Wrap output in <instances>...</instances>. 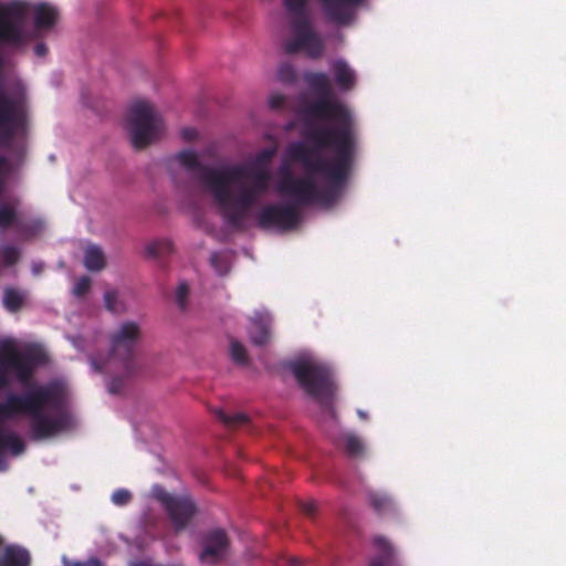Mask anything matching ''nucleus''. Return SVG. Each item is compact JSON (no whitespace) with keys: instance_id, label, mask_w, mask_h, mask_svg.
<instances>
[{"instance_id":"1","label":"nucleus","mask_w":566,"mask_h":566,"mask_svg":"<svg viewBox=\"0 0 566 566\" xmlns=\"http://www.w3.org/2000/svg\"><path fill=\"white\" fill-rule=\"evenodd\" d=\"M306 82L317 95L301 111L306 124L305 137L314 146L301 140L287 146L286 158L301 164L305 175L296 177L290 167L280 168L276 190L292 201L270 203L260 209L256 222L262 229L292 230L300 223V207L335 203L354 163L357 134L353 113L333 95L331 80L325 73H310Z\"/></svg>"},{"instance_id":"2","label":"nucleus","mask_w":566,"mask_h":566,"mask_svg":"<svg viewBox=\"0 0 566 566\" xmlns=\"http://www.w3.org/2000/svg\"><path fill=\"white\" fill-rule=\"evenodd\" d=\"M17 415L31 418L30 434L35 441L51 439L72 426L66 394L57 381L32 386L23 395H9L4 402H0V471L8 468L4 458L7 451L20 455L25 450L23 440L17 433L2 427V420Z\"/></svg>"},{"instance_id":"3","label":"nucleus","mask_w":566,"mask_h":566,"mask_svg":"<svg viewBox=\"0 0 566 566\" xmlns=\"http://www.w3.org/2000/svg\"><path fill=\"white\" fill-rule=\"evenodd\" d=\"M325 19L337 25H349L356 17L361 0H317ZM284 8L291 18L292 39L284 42V51L294 54L304 51L313 59L324 53V42L314 31L307 10V0H283Z\"/></svg>"},{"instance_id":"4","label":"nucleus","mask_w":566,"mask_h":566,"mask_svg":"<svg viewBox=\"0 0 566 566\" xmlns=\"http://www.w3.org/2000/svg\"><path fill=\"white\" fill-rule=\"evenodd\" d=\"M276 153L275 148L260 150L252 161L247 164H234L233 166H247L249 171L239 182L230 184L229 212L227 224L237 230L244 229V221L251 209L264 196L272 179L269 165Z\"/></svg>"},{"instance_id":"5","label":"nucleus","mask_w":566,"mask_h":566,"mask_svg":"<svg viewBox=\"0 0 566 566\" xmlns=\"http://www.w3.org/2000/svg\"><path fill=\"white\" fill-rule=\"evenodd\" d=\"M179 163L188 170L197 172V179L205 189L212 196L219 211L227 222L230 197V184L239 182L242 177L250 172L247 166H226L212 168L199 161L198 155L191 149H185L177 155Z\"/></svg>"},{"instance_id":"6","label":"nucleus","mask_w":566,"mask_h":566,"mask_svg":"<svg viewBox=\"0 0 566 566\" xmlns=\"http://www.w3.org/2000/svg\"><path fill=\"white\" fill-rule=\"evenodd\" d=\"M31 9L34 27L38 30L51 29L59 18L57 10L46 2L32 7L27 1L12 0L0 4V43L13 46L23 43L22 24Z\"/></svg>"},{"instance_id":"7","label":"nucleus","mask_w":566,"mask_h":566,"mask_svg":"<svg viewBox=\"0 0 566 566\" xmlns=\"http://www.w3.org/2000/svg\"><path fill=\"white\" fill-rule=\"evenodd\" d=\"M290 369L301 388L317 401L324 415L335 420L333 402L336 385L331 368L316 360L300 359L291 363Z\"/></svg>"},{"instance_id":"8","label":"nucleus","mask_w":566,"mask_h":566,"mask_svg":"<svg viewBox=\"0 0 566 566\" xmlns=\"http://www.w3.org/2000/svg\"><path fill=\"white\" fill-rule=\"evenodd\" d=\"M140 336V326L136 322H124L111 335L108 357L102 363L93 358L92 365L97 371H111L113 365L118 364L125 375L132 376L136 371L135 355Z\"/></svg>"},{"instance_id":"9","label":"nucleus","mask_w":566,"mask_h":566,"mask_svg":"<svg viewBox=\"0 0 566 566\" xmlns=\"http://www.w3.org/2000/svg\"><path fill=\"white\" fill-rule=\"evenodd\" d=\"M44 361L43 354L36 348L20 350L11 339L0 342V390L9 387L10 375L27 385L34 368Z\"/></svg>"},{"instance_id":"10","label":"nucleus","mask_w":566,"mask_h":566,"mask_svg":"<svg viewBox=\"0 0 566 566\" xmlns=\"http://www.w3.org/2000/svg\"><path fill=\"white\" fill-rule=\"evenodd\" d=\"M127 128L133 147L144 149L160 137L164 122L150 103L137 101L129 107Z\"/></svg>"},{"instance_id":"11","label":"nucleus","mask_w":566,"mask_h":566,"mask_svg":"<svg viewBox=\"0 0 566 566\" xmlns=\"http://www.w3.org/2000/svg\"><path fill=\"white\" fill-rule=\"evenodd\" d=\"M28 112L23 98L7 96L0 91V142L9 145L27 128Z\"/></svg>"},{"instance_id":"12","label":"nucleus","mask_w":566,"mask_h":566,"mask_svg":"<svg viewBox=\"0 0 566 566\" xmlns=\"http://www.w3.org/2000/svg\"><path fill=\"white\" fill-rule=\"evenodd\" d=\"M156 497L167 512L176 533L184 531L197 513L196 503L189 496L160 491Z\"/></svg>"},{"instance_id":"13","label":"nucleus","mask_w":566,"mask_h":566,"mask_svg":"<svg viewBox=\"0 0 566 566\" xmlns=\"http://www.w3.org/2000/svg\"><path fill=\"white\" fill-rule=\"evenodd\" d=\"M230 547V539L222 528H214L207 532L202 538V551L199 554L201 563L217 564L227 558Z\"/></svg>"},{"instance_id":"14","label":"nucleus","mask_w":566,"mask_h":566,"mask_svg":"<svg viewBox=\"0 0 566 566\" xmlns=\"http://www.w3.org/2000/svg\"><path fill=\"white\" fill-rule=\"evenodd\" d=\"M30 564L29 551L18 545L6 546L0 557V566H30Z\"/></svg>"},{"instance_id":"15","label":"nucleus","mask_w":566,"mask_h":566,"mask_svg":"<svg viewBox=\"0 0 566 566\" xmlns=\"http://www.w3.org/2000/svg\"><path fill=\"white\" fill-rule=\"evenodd\" d=\"M374 545L379 551V555L374 557L367 566H397L394 548L385 537H375Z\"/></svg>"},{"instance_id":"16","label":"nucleus","mask_w":566,"mask_h":566,"mask_svg":"<svg viewBox=\"0 0 566 566\" xmlns=\"http://www.w3.org/2000/svg\"><path fill=\"white\" fill-rule=\"evenodd\" d=\"M27 300V291L13 286L3 289L2 305L9 313L20 312L25 306Z\"/></svg>"},{"instance_id":"17","label":"nucleus","mask_w":566,"mask_h":566,"mask_svg":"<svg viewBox=\"0 0 566 566\" xmlns=\"http://www.w3.org/2000/svg\"><path fill=\"white\" fill-rule=\"evenodd\" d=\"M333 70L335 73V82L337 85L344 90H352L355 85V73L344 61H336L333 65Z\"/></svg>"},{"instance_id":"18","label":"nucleus","mask_w":566,"mask_h":566,"mask_svg":"<svg viewBox=\"0 0 566 566\" xmlns=\"http://www.w3.org/2000/svg\"><path fill=\"white\" fill-rule=\"evenodd\" d=\"M84 265L88 271L97 272L105 268L106 260L103 250L97 245H88L84 251Z\"/></svg>"},{"instance_id":"19","label":"nucleus","mask_w":566,"mask_h":566,"mask_svg":"<svg viewBox=\"0 0 566 566\" xmlns=\"http://www.w3.org/2000/svg\"><path fill=\"white\" fill-rule=\"evenodd\" d=\"M213 413L219 421L229 428L242 427L249 422V417L242 412L229 415L222 409H216Z\"/></svg>"},{"instance_id":"20","label":"nucleus","mask_w":566,"mask_h":566,"mask_svg":"<svg viewBox=\"0 0 566 566\" xmlns=\"http://www.w3.org/2000/svg\"><path fill=\"white\" fill-rule=\"evenodd\" d=\"M145 251L150 258H160L172 251V243L168 239L154 240L146 245Z\"/></svg>"},{"instance_id":"21","label":"nucleus","mask_w":566,"mask_h":566,"mask_svg":"<svg viewBox=\"0 0 566 566\" xmlns=\"http://www.w3.org/2000/svg\"><path fill=\"white\" fill-rule=\"evenodd\" d=\"M369 503L378 513H385L392 507L391 499L386 494L377 492L369 494Z\"/></svg>"},{"instance_id":"22","label":"nucleus","mask_w":566,"mask_h":566,"mask_svg":"<svg viewBox=\"0 0 566 566\" xmlns=\"http://www.w3.org/2000/svg\"><path fill=\"white\" fill-rule=\"evenodd\" d=\"M230 355L234 363L245 366L249 363V356L245 347L237 339L230 342Z\"/></svg>"},{"instance_id":"23","label":"nucleus","mask_w":566,"mask_h":566,"mask_svg":"<svg viewBox=\"0 0 566 566\" xmlns=\"http://www.w3.org/2000/svg\"><path fill=\"white\" fill-rule=\"evenodd\" d=\"M255 331L250 332L251 342L254 345H265L270 339L269 327L262 322H254Z\"/></svg>"},{"instance_id":"24","label":"nucleus","mask_w":566,"mask_h":566,"mask_svg":"<svg viewBox=\"0 0 566 566\" xmlns=\"http://www.w3.org/2000/svg\"><path fill=\"white\" fill-rule=\"evenodd\" d=\"M17 219L14 207L9 203L0 205V228L6 230L12 227Z\"/></svg>"},{"instance_id":"25","label":"nucleus","mask_w":566,"mask_h":566,"mask_svg":"<svg viewBox=\"0 0 566 566\" xmlns=\"http://www.w3.org/2000/svg\"><path fill=\"white\" fill-rule=\"evenodd\" d=\"M104 304L107 311L118 314L123 311V305L118 298L116 290H107L104 293Z\"/></svg>"},{"instance_id":"26","label":"nucleus","mask_w":566,"mask_h":566,"mask_svg":"<svg viewBox=\"0 0 566 566\" xmlns=\"http://www.w3.org/2000/svg\"><path fill=\"white\" fill-rule=\"evenodd\" d=\"M345 450L348 455L357 457L363 453L364 446L361 441L354 434H348L345 438Z\"/></svg>"},{"instance_id":"27","label":"nucleus","mask_w":566,"mask_h":566,"mask_svg":"<svg viewBox=\"0 0 566 566\" xmlns=\"http://www.w3.org/2000/svg\"><path fill=\"white\" fill-rule=\"evenodd\" d=\"M113 371H118L120 375L114 376L111 378V380L108 382V391L111 394H119L124 387L123 377H128V376L123 373V370L120 369L118 364L113 365V369L109 373H113Z\"/></svg>"},{"instance_id":"28","label":"nucleus","mask_w":566,"mask_h":566,"mask_svg":"<svg viewBox=\"0 0 566 566\" xmlns=\"http://www.w3.org/2000/svg\"><path fill=\"white\" fill-rule=\"evenodd\" d=\"M20 251L13 245H6L1 250L2 263L7 266H11L19 261Z\"/></svg>"},{"instance_id":"29","label":"nucleus","mask_w":566,"mask_h":566,"mask_svg":"<svg viewBox=\"0 0 566 566\" xmlns=\"http://www.w3.org/2000/svg\"><path fill=\"white\" fill-rule=\"evenodd\" d=\"M210 263L219 275H224L229 271L228 263L220 252H213L210 255Z\"/></svg>"},{"instance_id":"30","label":"nucleus","mask_w":566,"mask_h":566,"mask_svg":"<svg viewBox=\"0 0 566 566\" xmlns=\"http://www.w3.org/2000/svg\"><path fill=\"white\" fill-rule=\"evenodd\" d=\"M189 295V286L186 282L179 283L176 290V303L181 311L187 308V298Z\"/></svg>"},{"instance_id":"31","label":"nucleus","mask_w":566,"mask_h":566,"mask_svg":"<svg viewBox=\"0 0 566 566\" xmlns=\"http://www.w3.org/2000/svg\"><path fill=\"white\" fill-rule=\"evenodd\" d=\"M280 81L284 83H292L296 80V72L293 65L289 63L281 64L277 71Z\"/></svg>"},{"instance_id":"32","label":"nucleus","mask_w":566,"mask_h":566,"mask_svg":"<svg viewBox=\"0 0 566 566\" xmlns=\"http://www.w3.org/2000/svg\"><path fill=\"white\" fill-rule=\"evenodd\" d=\"M91 279L88 276H82L80 277L74 287H73V293L74 295L76 296H84L91 289Z\"/></svg>"},{"instance_id":"33","label":"nucleus","mask_w":566,"mask_h":566,"mask_svg":"<svg viewBox=\"0 0 566 566\" xmlns=\"http://www.w3.org/2000/svg\"><path fill=\"white\" fill-rule=\"evenodd\" d=\"M132 500V494L125 489L116 490L112 495V501L116 505H126Z\"/></svg>"},{"instance_id":"34","label":"nucleus","mask_w":566,"mask_h":566,"mask_svg":"<svg viewBox=\"0 0 566 566\" xmlns=\"http://www.w3.org/2000/svg\"><path fill=\"white\" fill-rule=\"evenodd\" d=\"M286 104V97L282 94H273L269 99V106L272 109H282Z\"/></svg>"},{"instance_id":"35","label":"nucleus","mask_w":566,"mask_h":566,"mask_svg":"<svg viewBox=\"0 0 566 566\" xmlns=\"http://www.w3.org/2000/svg\"><path fill=\"white\" fill-rule=\"evenodd\" d=\"M197 136H198V132H197V129H195L192 127H186V128L181 129V137L187 142H191V140L196 139Z\"/></svg>"},{"instance_id":"36","label":"nucleus","mask_w":566,"mask_h":566,"mask_svg":"<svg viewBox=\"0 0 566 566\" xmlns=\"http://www.w3.org/2000/svg\"><path fill=\"white\" fill-rule=\"evenodd\" d=\"M65 566H101V562L97 558H91L87 562H65Z\"/></svg>"},{"instance_id":"37","label":"nucleus","mask_w":566,"mask_h":566,"mask_svg":"<svg viewBox=\"0 0 566 566\" xmlns=\"http://www.w3.org/2000/svg\"><path fill=\"white\" fill-rule=\"evenodd\" d=\"M301 509L305 514L312 516L316 512V504L314 502H304Z\"/></svg>"},{"instance_id":"38","label":"nucleus","mask_w":566,"mask_h":566,"mask_svg":"<svg viewBox=\"0 0 566 566\" xmlns=\"http://www.w3.org/2000/svg\"><path fill=\"white\" fill-rule=\"evenodd\" d=\"M34 53H35L36 56L43 57L48 53V46L44 43H38L34 46Z\"/></svg>"},{"instance_id":"39","label":"nucleus","mask_w":566,"mask_h":566,"mask_svg":"<svg viewBox=\"0 0 566 566\" xmlns=\"http://www.w3.org/2000/svg\"><path fill=\"white\" fill-rule=\"evenodd\" d=\"M133 566H163V565L151 564V563L146 562V560H140V562L135 563Z\"/></svg>"},{"instance_id":"40","label":"nucleus","mask_w":566,"mask_h":566,"mask_svg":"<svg viewBox=\"0 0 566 566\" xmlns=\"http://www.w3.org/2000/svg\"><path fill=\"white\" fill-rule=\"evenodd\" d=\"M358 416H359V418H361L363 420H366V419H367V413H366L365 411L358 410Z\"/></svg>"},{"instance_id":"41","label":"nucleus","mask_w":566,"mask_h":566,"mask_svg":"<svg viewBox=\"0 0 566 566\" xmlns=\"http://www.w3.org/2000/svg\"><path fill=\"white\" fill-rule=\"evenodd\" d=\"M4 164V158L0 156V167Z\"/></svg>"}]
</instances>
